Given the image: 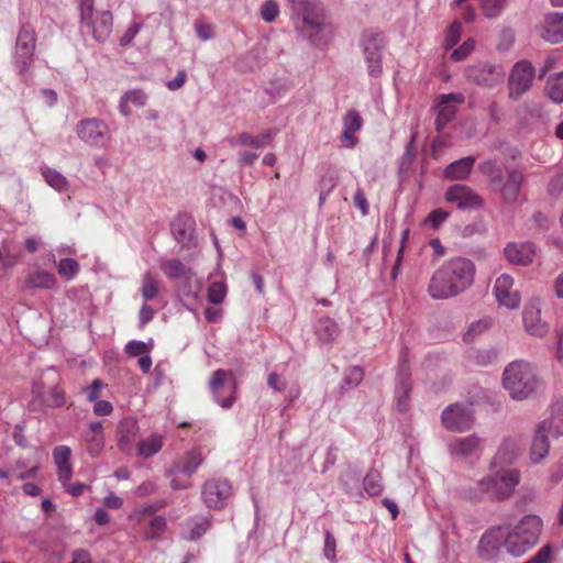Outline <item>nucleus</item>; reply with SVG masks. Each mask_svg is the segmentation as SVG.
Returning <instances> with one entry per match:
<instances>
[{
  "instance_id": "cd10ccee",
  "label": "nucleus",
  "mask_w": 563,
  "mask_h": 563,
  "mask_svg": "<svg viewBox=\"0 0 563 563\" xmlns=\"http://www.w3.org/2000/svg\"><path fill=\"white\" fill-rule=\"evenodd\" d=\"M40 455L41 450L34 449L32 456L29 457H20L16 460L14 464V470H20L21 472L16 475V477L21 481L30 477H34L40 468Z\"/></svg>"
},
{
  "instance_id": "e433bc0d",
  "label": "nucleus",
  "mask_w": 563,
  "mask_h": 563,
  "mask_svg": "<svg viewBox=\"0 0 563 563\" xmlns=\"http://www.w3.org/2000/svg\"><path fill=\"white\" fill-rule=\"evenodd\" d=\"M147 510L143 509V525H146L148 527V530L145 532L146 539H155L159 537L165 528H166V520L165 518L161 516L153 517L152 515L147 516Z\"/></svg>"
},
{
  "instance_id": "79ce46f5",
  "label": "nucleus",
  "mask_w": 563,
  "mask_h": 563,
  "mask_svg": "<svg viewBox=\"0 0 563 563\" xmlns=\"http://www.w3.org/2000/svg\"><path fill=\"white\" fill-rule=\"evenodd\" d=\"M164 444V438L159 434H152L143 441V459H148L158 453Z\"/></svg>"
},
{
  "instance_id": "0eeeda50",
  "label": "nucleus",
  "mask_w": 563,
  "mask_h": 563,
  "mask_svg": "<svg viewBox=\"0 0 563 563\" xmlns=\"http://www.w3.org/2000/svg\"><path fill=\"white\" fill-rule=\"evenodd\" d=\"M59 383L57 374H46L33 385V394L45 407L60 408L66 404V395Z\"/></svg>"
},
{
  "instance_id": "6e6d98bb",
  "label": "nucleus",
  "mask_w": 563,
  "mask_h": 563,
  "mask_svg": "<svg viewBox=\"0 0 563 563\" xmlns=\"http://www.w3.org/2000/svg\"><path fill=\"white\" fill-rule=\"evenodd\" d=\"M551 552L552 547L550 544H545L526 563H548L551 556Z\"/></svg>"
},
{
  "instance_id": "2f4dec72",
  "label": "nucleus",
  "mask_w": 563,
  "mask_h": 563,
  "mask_svg": "<svg viewBox=\"0 0 563 563\" xmlns=\"http://www.w3.org/2000/svg\"><path fill=\"white\" fill-rule=\"evenodd\" d=\"M474 162V156H466L450 164L444 169V177L448 179H465L470 175Z\"/></svg>"
},
{
  "instance_id": "39448f33",
  "label": "nucleus",
  "mask_w": 563,
  "mask_h": 563,
  "mask_svg": "<svg viewBox=\"0 0 563 563\" xmlns=\"http://www.w3.org/2000/svg\"><path fill=\"white\" fill-rule=\"evenodd\" d=\"M520 482V473L514 468L496 472L494 476H487L477 483V492L470 497L477 499L488 497L492 499L509 498Z\"/></svg>"
},
{
  "instance_id": "69168bd1",
  "label": "nucleus",
  "mask_w": 563,
  "mask_h": 563,
  "mask_svg": "<svg viewBox=\"0 0 563 563\" xmlns=\"http://www.w3.org/2000/svg\"><path fill=\"white\" fill-rule=\"evenodd\" d=\"M91 435L90 441L97 442L98 444L102 441V426L100 422H91L89 424Z\"/></svg>"
},
{
  "instance_id": "c03bdc74",
  "label": "nucleus",
  "mask_w": 563,
  "mask_h": 563,
  "mask_svg": "<svg viewBox=\"0 0 563 563\" xmlns=\"http://www.w3.org/2000/svg\"><path fill=\"white\" fill-rule=\"evenodd\" d=\"M155 298H161L159 284L154 277L146 276L143 279V299L152 300Z\"/></svg>"
},
{
  "instance_id": "4468645a",
  "label": "nucleus",
  "mask_w": 563,
  "mask_h": 563,
  "mask_svg": "<svg viewBox=\"0 0 563 563\" xmlns=\"http://www.w3.org/2000/svg\"><path fill=\"white\" fill-rule=\"evenodd\" d=\"M493 292L501 307L517 309L520 306L519 292L514 289V278L508 274H501L496 278Z\"/></svg>"
},
{
  "instance_id": "4be33fe9",
  "label": "nucleus",
  "mask_w": 563,
  "mask_h": 563,
  "mask_svg": "<svg viewBox=\"0 0 563 563\" xmlns=\"http://www.w3.org/2000/svg\"><path fill=\"white\" fill-rule=\"evenodd\" d=\"M70 454L71 450L67 445H58L53 451V459L57 467V476L63 486H66L73 476Z\"/></svg>"
},
{
  "instance_id": "37998d69",
  "label": "nucleus",
  "mask_w": 563,
  "mask_h": 563,
  "mask_svg": "<svg viewBox=\"0 0 563 563\" xmlns=\"http://www.w3.org/2000/svg\"><path fill=\"white\" fill-rule=\"evenodd\" d=\"M57 269L63 278L70 280L78 273L79 265L74 258H64L59 261Z\"/></svg>"
},
{
  "instance_id": "a18cd8bd",
  "label": "nucleus",
  "mask_w": 563,
  "mask_h": 563,
  "mask_svg": "<svg viewBox=\"0 0 563 563\" xmlns=\"http://www.w3.org/2000/svg\"><path fill=\"white\" fill-rule=\"evenodd\" d=\"M227 296V286L223 283H212L208 287V300L211 303L218 305L221 303Z\"/></svg>"
},
{
  "instance_id": "4c0bfd02",
  "label": "nucleus",
  "mask_w": 563,
  "mask_h": 563,
  "mask_svg": "<svg viewBox=\"0 0 563 563\" xmlns=\"http://www.w3.org/2000/svg\"><path fill=\"white\" fill-rule=\"evenodd\" d=\"M211 521L208 517L192 518L187 522L185 537L188 540L200 538L210 527Z\"/></svg>"
},
{
  "instance_id": "58836bf2",
  "label": "nucleus",
  "mask_w": 563,
  "mask_h": 563,
  "mask_svg": "<svg viewBox=\"0 0 563 563\" xmlns=\"http://www.w3.org/2000/svg\"><path fill=\"white\" fill-rule=\"evenodd\" d=\"M56 284L55 277L46 272H36L29 275L25 279V285L29 288H53Z\"/></svg>"
},
{
  "instance_id": "393cba45",
  "label": "nucleus",
  "mask_w": 563,
  "mask_h": 563,
  "mask_svg": "<svg viewBox=\"0 0 563 563\" xmlns=\"http://www.w3.org/2000/svg\"><path fill=\"white\" fill-rule=\"evenodd\" d=\"M525 183V176L519 170H510L507 180L500 190L503 200L506 203H514L518 200L520 189Z\"/></svg>"
},
{
  "instance_id": "338daca9",
  "label": "nucleus",
  "mask_w": 563,
  "mask_h": 563,
  "mask_svg": "<svg viewBox=\"0 0 563 563\" xmlns=\"http://www.w3.org/2000/svg\"><path fill=\"white\" fill-rule=\"evenodd\" d=\"M123 501L122 499L114 495L113 493H110L104 499H103V505L104 507L109 508V509H119L121 508Z\"/></svg>"
},
{
  "instance_id": "dca6fc26",
  "label": "nucleus",
  "mask_w": 563,
  "mask_h": 563,
  "mask_svg": "<svg viewBox=\"0 0 563 563\" xmlns=\"http://www.w3.org/2000/svg\"><path fill=\"white\" fill-rule=\"evenodd\" d=\"M229 375L230 373L223 369H218L213 372L209 382L212 396L222 408H230L236 399V383L234 380L228 387L229 395L227 397H222L223 390L225 389V382Z\"/></svg>"
},
{
  "instance_id": "1a4fd4ad",
  "label": "nucleus",
  "mask_w": 563,
  "mask_h": 563,
  "mask_svg": "<svg viewBox=\"0 0 563 563\" xmlns=\"http://www.w3.org/2000/svg\"><path fill=\"white\" fill-rule=\"evenodd\" d=\"M534 77L536 68L529 60L516 63L508 78V97L512 100L521 98L532 87Z\"/></svg>"
},
{
  "instance_id": "412c9836",
  "label": "nucleus",
  "mask_w": 563,
  "mask_h": 563,
  "mask_svg": "<svg viewBox=\"0 0 563 563\" xmlns=\"http://www.w3.org/2000/svg\"><path fill=\"white\" fill-rule=\"evenodd\" d=\"M507 260L514 264L528 265L536 256V249L529 242L509 243L504 250Z\"/></svg>"
},
{
  "instance_id": "a211bd4d",
  "label": "nucleus",
  "mask_w": 563,
  "mask_h": 563,
  "mask_svg": "<svg viewBox=\"0 0 563 563\" xmlns=\"http://www.w3.org/2000/svg\"><path fill=\"white\" fill-rule=\"evenodd\" d=\"M119 446L122 451L131 453L141 452L139 443V423L136 419H124L119 426Z\"/></svg>"
},
{
  "instance_id": "ddd939ff",
  "label": "nucleus",
  "mask_w": 563,
  "mask_h": 563,
  "mask_svg": "<svg viewBox=\"0 0 563 563\" xmlns=\"http://www.w3.org/2000/svg\"><path fill=\"white\" fill-rule=\"evenodd\" d=\"M465 98L460 92H451L440 95L437 99V130L443 129L445 124L453 120L456 114L457 107L464 102Z\"/></svg>"
},
{
  "instance_id": "864d4df0",
  "label": "nucleus",
  "mask_w": 563,
  "mask_h": 563,
  "mask_svg": "<svg viewBox=\"0 0 563 563\" xmlns=\"http://www.w3.org/2000/svg\"><path fill=\"white\" fill-rule=\"evenodd\" d=\"M139 107V93L137 91H131L125 93L121 101V112L123 114H129L131 112V108L136 109Z\"/></svg>"
},
{
  "instance_id": "7c9ffc66",
  "label": "nucleus",
  "mask_w": 563,
  "mask_h": 563,
  "mask_svg": "<svg viewBox=\"0 0 563 563\" xmlns=\"http://www.w3.org/2000/svg\"><path fill=\"white\" fill-rule=\"evenodd\" d=\"M540 423L547 424L545 432L553 437L563 435V400L555 401L551 407V416L549 419Z\"/></svg>"
},
{
  "instance_id": "5fc2aeb1",
  "label": "nucleus",
  "mask_w": 563,
  "mask_h": 563,
  "mask_svg": "<svg viewBox=\"0 0 563 563\" xmlns=\"http://www.w3.org/2000/svg\"><path fill=\"white\" fill-rule=\"evenodd\" d=\"M46 181L56 190H64L67 187V181L64 176L54 170L45 173Z\"/></svg>"
},
{
  "instance_id": "aec40b11",
  "label": "nucleus",
  "mask_w": 563,
  "mask_h": 563,
  "mask_svg": "<svg viewBox=\"0 0 563 563\" xmlns=\"http://www.w3.org/2000/svg\"><path fill=\"white\" fill-rule=\"evenodd\" d=\"M523 325L528 333L542 338L549 332V325L541 318V310L534 305H529L523 310Z\"/></svg>"
},
{
  "instance_id": "423d86ee",
  "label": "nucleus",
  "mask_w": 563,
  "mask_h": 563,
  "mask_svg": "<svg viewBox=\"0 0 563 563\" xmlns=\"http://www.w3.org/2000/svg\"><path fill=\"white\" fill-rule=\"evenodd\" d=\"M202 455L199 451L190 450L179 457L168 471L170 485L174 489H186L191 486V476L202 464Z\"/></svg>"
},
{
  "instance_id": "ea45409f",
  "label": "nucleus",
  "mask_w": 563,
  "mask_h": 563,
  "mask_svg": "<svg viewBox=\"0 0 563 563\" xmlns=\"http://www.w3.org/2000/svg\"><path fill=\"white\" fill-rule=\"evenodd\" d=\"M163 272L169 278L189 279L192 276V272L178 260L166 262L163 265Z\"/></svg>"
},
{
  "instance_id": "774afa93",
  "label": "nucleus",
  "mask_w": 563,
  "mask_h": 563,
  "mask_svg": "<svg viewBox=\"0 0 563 563\" xmlns=\"http://www.w3.org/2000/svg\"><path fill=\"white\" fill-rule=\"evenodd\" d=\"M553 290L558 298L563 299V271L555 277L553 282Z\"/></svg>"
},
{
  "instance_id": "052dcab7",
  "label": "nucleus",
  "mask_w": 563,
  "mask_h": 563,
  "mask_svg": "<svg viewBox=\"0 0 563 563\" xmlns=\"http://www.w3.org/2000/svg\"><path fill=\"white\" fill-rule=\"evenodd\" d=\"M197 35L202 41L211 40L214 36L213 27L210 24H196Z\"/></svg>"
},
{
  "instance_id": "09e8293b",
  "label": "nucleus",
  "mask_w": 563,
  "mask_h": 563,
  "mask_svg": "<svg viewBox=\"0 0 563 563\" xmlns=\"http://www.w3.org/2000/svg\"><path fill=\"white\" fill-rule=\"evenodd\" d=\"M475 48V41L467 40L451 53V59L460 62L465 59Z\"/></svg>"
},
{
  "instance_id": "f257e3e1",
  "label": "nucleus",
  "mask_w": 563,
  "mask_h": 563,
  "mask_svg": "<svg viewBox=\"0 0 563 563\" xmlns=\"http://www.w3.org/2000/svg\"><path fill=\"white\" fill-rule=\"evenodd\" d=\"M542 529V519L533 514L523 516L514 526L493 528L481 538L479 554L490 560L505 549L512 556H521L539 542Z\"/></svg>"
},
{
  "instance_id": "8fccbe9b",
  "label": "nucleus",
  "mask_w": 563,
  "mask_h": 563,
  "mask_svg": "<svg viewBox=\"0 0 563 563\" xmlns=\"http://www.w3.org/2000/svg\"><path fill=\"white\" fill-rule=\"evenodd\" d=\"M363 369L358 366L350 367L344 377V385L347 387H355L363 380Z\"/></svg>"
},
{
  "instance_id": "2eb2a0df",
  "label": "nucleus",
  "mask_w": 563,
  "mask_h": 563,
  "mask_svg": "<svg viewBox=\"0 0 563 563\" xmlns=\"http://www.w3.org/2000/svg\"><path fill=\"white\" fill-rule=\"evenodd\" d=\"M466 77L482 86L492 87L503 81L504 70L499 65L478 64L465 70Z\"/></svg>"
},
{
  "instance_id": "4d7b16f0",
  "label": "nucleus",
  "mask_w": 563,
  "mask_h": 563,
  "mask_svg": "<svg viewBox=\"0 0 563 563\" xmlns=\"http://www.w3.org/2000/svg\"><path fill=\"white\" fill-rule=\"evenodd\" d=\"M335 539L330 532H327L324 540V556L331 562L335 561Z\"/></svg>"
},
{
  "instance_id": "f8f14e48",
  "label": "nucleus",
  "mask_w": 563,
  "mask_h": 563,
  "mask_svg": "<svg viewBox=\"0 0 563 563\" xmlns=\"http://www.w3.org/2000/svg\"><path fill=\"white\" fill-rule=\"evenodd\" d=\"M442 423L451 431L462 432L471 428L473 411L468 405H450L442 412Z\"/></svg>"
},
{
  "instance_id": "6e6552de",
  "label": "nucleus",
  "mask_w": 563,
  "mask_h": 563,
  "mask_svg": "<svg viewBox=\"0 0 563 563\" xmlns=\"http://www.w3.org/2000/svg\"><path fill=\"white\" fill-rule=\"evenodd\" d=\"M360 47L367 66V71L371 76L377 77L382 74V51H383V36L380 33L368 30L364 31L361 40Z\"/></svg>"
},
{
  "instance_id": "bf43d9fd",
  "label": "nucleus",
  "mask_w": 563,
  "mask_h": 563,
  "mask_svg": "<svg viewBox=\"0 0 563 563\" xmlns=\"http://www.w3.org/2000/svg\"><path fill=\"white\" fill-rule=\"evenodd\" d=\"M93 402H95L93 412L97 416H109L113 410L111 402H109L107 400L97 399Z\"/></svg>"
},
{
  "instance_id": "c756f323",
  "label": "nucleus",
  "mask_w": 563,
  "mask_h": 563,
  "mask_svg": "<svg viewBox=\"0 0 563 563\" xmlns=\"http://www.w3.org/2000/svg\"><path fill=\"white\" fill-rule=\"evenodd\" d=\"M112 14L107 11H96L91 14V26L95 37L103 40L112 31Z\"/></svg>"
},
{
  "instance_id": "f704fd0d",
  "label": "nucleus",
  "mask_w": 563,
  "mask_h": 563,
  "mask_svg": "<svg viewBox=\"0 0 563 563\" xmlns=\"http://www.w3.org/2000/svg\"><path fill=\"white\" fill-rule=\"evenodd\" d=\"M18 56L21 57L22 68L24 71L26 67V60H30L34 51V37L29 32H21L16 42Z\"/></svg>"
},
{
  "instance_id": "c85d7f7f",
  "label": "nucleus",
  "mask_w": 563,
  "mask_h": 563,
  "mask_svg": "<svg viewBox=\"0 0 563 563\" xmlns=\"http://www.w3.org/2000/svg\"><path fill=\"white\" fill-rule=\"evenodd\" d=\"M106 133V125L95 120L81 122V124L78 126V134L80 139L92 144H97Z\"/></svg>"
},
{
  "instance_id": "a878e982",
  "label": "nucleus",
  "mask_w": 563,
  "mask_h": 563,
  "mask_svg": "<svg viewBox=\"0 0 563 563\" xmlns=\"http://www.w3.org/2000/svg\"><path fill=\"white\" fill-rule=\"evenodd\" d=\"M519 452L520 444L516 439H505L495 454L492 466L514 463Z\"/></svg>"
},
{
  "instance_id": "473e14b6",
  "label": "nucleus",
  "mask_w": 563,
  "mask_h": 563,
  "mask_svg": "<svg viewBox=\"0 0 563 563\" xmlns=\"http://www.w3.org/2000/svg\"><path fill=\"white\" fill-rule=\"evenodd\" d=\"M316 334L323 343L332 342L339 334V327L331 318H322L316 324Z\"/></svg>"
},
{
  "instance_id": "49530a36",
  "label": "nucleus",
  "mask_w": 563,
  "mask_h": 563,
  "mask_svg": "<svg viewBox=\"0 0 563 563\" xmlns=\"http://www.w3.org/2000/svg\"><path fill=\"white\" fill-rule=\"evenodd\" d=\"M462 33V24L460 22H453L446 32L445 40H444V47L446 49L452 48L454 45L457 44L460 41Z\"/></svg>"
},
{
  "instance_id": "603ef678",
  "label": "nucleus",
  "mask_w": 563,
  "mask_h": 563,
  "mask_svg": "<svg viewBox=\"0 0 563 563\" xmlns=\"http://www.w3.org/2000/svg\"><path fill=\"white\" fill-rule=\"evenodd\" d=\"M506 0H483L482 7L486 16L494 18L503 9Z\"/></svg>"
},
{
  "instance_id": "f03ea898",
  "label": "nucleus",
  "mask_w": 563,
  "mask_h": 563,
  "mask_svg": "<svg viewBox=\"0 0 563 563\" xmlns=\"http://www.w3.org/2000/svg\"><path fill=\"white\" fill-rule=\"evenodd\" d=\"M475 264L462 256L444 262L431 276L428 292L433 299L454 297L474 284Z\"/></svg>"
},
{
  "instance_id": "5701e85b",
  "label": "nucleus",
  "mask_w": 563,
  "mask_h": 563,
  "mask_svg": "<svg viewBox=\"0 0 563 563\" xmlns=\"http://www.w3.org/2000/svg\"><path fill=\"white\" fill-rule=\"evenodd\" d=\"M363 125V120L360 113L355 110H350L343 117V132L341 135V140L345 147L352 148L357 143V137L355 133L361 130Z\"/></svg>"
},
{
  "instance_id": "7ed1b4c3",
  "label": "nucleus",
  "mask_w": 563,
  "mask_h": 563,
  "mask_svg": "<svg viewBox=\"0 0 563 563\" xmlns=\"http://www.w3.org/2000/svg\"><path fill=\"white\" fill-rule=\"evenodd\" d=\"M297 20L300 34L313 46L324 47L334 36V27L328 21L320 0H288Z\"/></svg>"
},
{
  "instance_id": "c9c22d12",
  "label": "nucleus",
  "mask_w": 563,
  "mask_h": 563,
  "mask_svg": "<svg viewBox=\"0 0 563 563\" xmlns=\"http://www.w3.org/2000/svg\"><path fill=\"white\" fill-rule=\"evenodd\" d=\"M545 92L553 102H563V71L551 75L548 78Z\"/></svg>"
},
{
  "instance_id": "f3484780",
  "label": "nucleus",
  "mask_w": 563,
  "mask_h": 563,
  "mask_svg": "<svg viewBox=\"0 0 563 563\" xmlns=\"http://www.w3.org/2000/svg\"><path fill=\"white\" fill-rule=\"evenodd\" d=\"M539 35L545 42L559 44L563 42V12H550L540 22Z\"/></svg>"
},
{
  "instance_id": "3c124183",
  "label": "nucleus",
  "mask_w": 563,
  "mask_h": 563,
  "mask_svg": "<svg viewBox=\"0 0 563 563\" xmlns=\"http://www.w3.org/2000/svg\"><path fill=\"white\" fill-rule=\"evenodd\" d=\"M448 218H449V212H446L442 209H434L427 217V219L424 220V223L429 224L433 229H438Z\"/></svg>"
},
{
  "instance_id": "de8ad7c7",
  "label": "nucleus",
  "mask_w": 563,
  "mask_h": 563,
  "mask_svg": "<svg viewBox=\"0 0 563 563\" xmlns=\"http://www.w3.org/2000/svg\"><path fill=\"white\" fill-rule=\"evenodd\" d=\"M278 14L279 7L274 0H267L262 4L261 16L265 22H273L278 16Z\"/></svg>"
},
{
  "instance_id": "9d476101",
  "label": "nucleus",
  "mask_w": 563,
  "mask_h": 563,
  "mask_svg": "<svg viewBox=\"0 0 563 563\" xmlns=\"http://www.w3.org/2000/svg\"><path fill=\"white\" fill-rule=\"evenodd\" d=\"M232 487L227 479H209L201 489L203 504L210 509H221L231 496Z\"/></svg>"
},
{
  "instance_id": "bb28decb",
  "label": "nucleus",
  "mask_w": 563,
  "mask_h": 563,
  "mask_svg": "<svg viewBox=\"0 0 563 563\" xmlns=\"http://www.w3.org/2000/svg\"><path fill=\"white\" fill-rule=\"evenodd\" d=\"M275 135L276 132L273 130L266 131L261 137L244 132L230 137L229 144L231 146H249L258 150L263 147L265 143L269 142Z\"/></svg>"
},
{
  "instance_id": "13d9d810",
  "label": "nucleus",
  "mask_w": 563,
  "mask_h": 563,
  "mask_svg": "<svg viewBox=\"0 0 563 563\" xmlns=\"http://www.w3.org/2000/svg\"><path fill=\"white\" fill-rule=\"evenodd\" d=\"M267 383L269 387L276 391H283L287 386L286 379L277 373H271L268 375Z\"/></svg>"
},
{
  "instance_id": "0e129e2a",
  "label": "nucleus",
  "mask_w": 563,
  "mask_h": 563,
  "mask_svg": "<svg viewBox=\"0 0 563 563\" xmlns=\"http://www.w3.org/2000/svg\"><path fill=\"white\" fill-rule=\"evenodd\" d=\"M103 383L99 379H95L90 387H88V400L96 401L99 398V393L103 388Z\"/></svg>"
},
{
  "instance_id": "9b49d317",
  "label": "nucleus",
  "mask_w": 563,
  "mask_h": 563,
  "mask_svg": "<svg viewBox=\"0 0 563 563\" xmlns=\"http://www.w3.org/2000/svg\"><path fill=\"white\" fill-rule=\"evenodd\" d=\"M446 202L455 203L461 210H476L483 207L482 197L466 185L456 184L448 188Z\"/></svg>"
},
{
  "instance_id": "6ab92c4d",
  "label": "nucleus",
  "mask_w": 563,
  "mask_h": 563,
  "mask_svg": "<svg viewBox=\"0 0 563 563\" xmlns=\"http://www.w3.org/2000/svg\"><path fill=\"white\" fill-rule=\"evenodd\" d=\"M547 424L538 423L529 449V459L532 464L541 463L549 454V434L545 432Z\"/></svg>"
},
{
  "instance_id": "b1692460",
  "label": "nucleus",
  "mask_w": 563,
  "mask_h": 563,
  "mask_svg": "<svg viewBox=\"0 0 563 563\" xmlns=\"http://www.w3.org/2000/svg\"><path fill=\"white\" fill-rule=\"evenodd\" d=\"M481 440L477 435L472 434L465 438L454 439L449 444V452L455 457H467L479 450Z\"/></svg>"
},
{
  "instance_id": "20e7f679",
  "label": "nucleus",
  "mask_w": 563,
  "mask_h": 563,
  "mask_svg": "<svg viewBox=\"0 0 563 563\" xmlns=\"http://www.w3.org/2000/svg\"><path fill=\"white\" fill-rule=\"evenodd\" d=\"M501 383L509 397L516 401L537 397L545 389V382L538 368L525 360L510 362L504 369Z\"/></svg>"
},
{
  "instance_id": "72a5a7b5",
  "label": "nucleus",
  "mask_w": 563,
  "mask_h": 563,
  "mask_svg": "<svg viewBox=\"0 0 563 563\" xmlns=\"http://www.w3.org/2000/svg\"><path fill=\"white\" fill-rule=\"evenodd\" d=\"M192 231V220L186 214L178 216L172 223V233L176 241L186 242Z\"/></svg>"
},
{
  "instance_id": "680f3d73",
  "label": "nucleus",
  "mask_w": 563,
  "mask_h": 563,
  "mask_svg": "<svg viewBox=\"0 0 563 563\" xmlns=\"http://www.w3.org/2000/svg\"><path fill=\"white\" fill-rule=\"evenodd\" d=\"M187 80V74L185 70H179L173 80L166 82V87L169 90H177L181 88Z\"/></svg>"
},
{
  "instance_id": "a19ab883",
  "label": "nucleus",
  "mask_w": 563,
  "mask_h": 563,
  "mask_svg": "<svg viewBox=\"0 0 563 563\" xmlns=\"http://www.w3.org/2000/svg\"><path fill=\"white\" fill-rule=\"evenodd\" d=\"M364 489L371 496H377L383 490L382 476L377 471H369L364 478Z\"/></svg>"
},
{
  "instance_id": "e2e57ef3",
  "label": "nucleus",
  "mask_w": 563,
  "mask_h": 563,
  "mask_svg": "<svg viewBox=\"0 0 563 563\" xmlns=\"http://www.w3.org/2000/svg\"><path fill=\"white\" fill-rule=\"evenodd\" d=\"M354 205L361 210L363 216L368 213V203L364 192L361 189H358L354 195Z\"/></svg>"
}]
</instances>
